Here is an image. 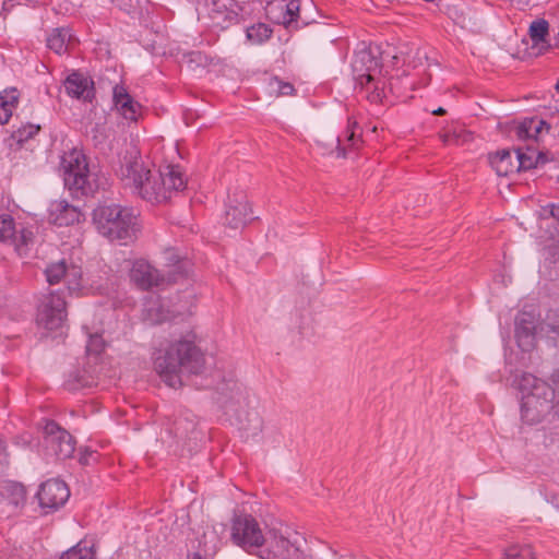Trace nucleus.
<instances>
[{
	"label": "nucleus",
	"mask_w": 559,
	"mask_h": 559,
	"mask_svg": "<svg viewBox=\"0 0 559 559\" xmlns=\"http://www.w3.org/2000/svg\"><path fill=\"white\" fill-rule=\"evenodd\" d=\"M191 333L173 336L159 343L153 354L154 369L170 388L183 384V376H198L205 370V356Z\"/></svg>",
	"instance_id": "f257e3e1"
},
{
	"label": "nucleus",
	"mask_w": 559,
	"mask_h": 559,
	"mask_svg": "<svg viewBox=\"0 0 559 559\" xmlns=\"http://www.w3.org/2000/svg\"><path fill=\"white\" fill-rule=\"evenodd\" d=\"M124 185L133 193L151 203H162L186 188L187 180L178 166L165 165L159 169L148 168L141 159H133L121 168Z\"/></svg>",
	"instance_id": "f03ea898"
},
{
	"label": "nucleus",
	"mask_w": 559,
	"mask_h": 559,
	"mask_svg": "<svg viewBox=\"0 0 559 559\" xmlns=\"http://www.w3.org/2000/svg\"><path fill=\"white\" fill-rule=\"evenodd\" d=\"M521 397V419L527 425L544 421L551 413L557 385L523 372L514 381Z\"/></svg>",
	"instance_id": "7ed1b4c3"
},
{
	"label": "nucleus",
	"mask_w": 559,
	"mask_h": 559,
	"mask_svg": "<svg viewBox=\"0 0 559 559\" xmlns=\"http://www.w3.org/2000/svg\"><path fill=\"white\" fill-rule=\"evenodd\" d=\"M93 223L102 236L124 243L131 241L140 229L134 211L118 204L97 206L93 212Z\"/></svg>",
	"instance_id": "20e7f679"
},
{
	"label": "nucleus",
	"mask_w": 559,
	"mask_h": 559,
	"mask_svg": "<svg viewBox=\"0 0 559 559\" xmlns=\"http://www.w3.org/2000/svg\"><path fill=\"white\" fill-rule=\"evenodd\" d=\"M60 170L64 186L73 194H93L98 188L96 175L91 171L86 156L79 148L64 152L61 157Z\"/></svg>",
	"instance_id": "39448f33"
},
{
	"label": "nucleus",
	"mask_w": 559,
	"mask_h": 559,
	"mask_svg": "<svg viewBox=\"0 0 559 559\" xmlns=\"http://www.w3.org/2000/svg\"><path fill=\"white\" fill-rule=\"evenodd\" d=\"M379 60L373 55L370 47H367L364 43L355 50L352 60V72L353 78L357 84L365 87L369 84H373V92L371 99L374 102L381 100L383 91L380 87L381 81L376 79V73L379 72Z\"/></svg>",
	"instance_id": "423d86ee"
},
{
	"label": "nucleus",
	"mask_w": 559,
	"mask_h": 559,
	"mask_svg": "<svg viewBox=\"0 0 559 559\" xmlns=\"http://www.w3.org/2000/svg\"><path fill=\"white\" fill-rule=\"evenodd\" d=\"M230 538L236 546L249 554H254L265 542L260 523L248 513L234 515L230 525Z\"/></svg>",
	"instance_id": "0eeeda50"
},
{
	"label": "nucleus",
	"mask_w": 559,
	"mask_h": 559,
	"mask_svg": "<svg viewBox=\"0 0 559 559\" xmlns=\"http://www.w3.org/2000/svg\"><path fill=\"white\" fill-rule=\"evenodd\" d=\"M44 447L47 456L66 460L72 456L75 450L74 438L55 421H49L44 428Z\"/></svg>",
	"instance_id": "6e6552de"
},
{
	"label": "nucleus",
	"mask_w": 559,
	"mask_h": 559,
	"mask_svg": "<svg viewBox=\"0 0 559 559\" xmlns=\"http://www.w3.org/2000/svg\"><path fill=\"white\" fill-rule=\"evenodd\" d=\"M66 306L64 298L59 294L44 296L37 309L38 325L50 331L61 328L67 319Z\"/></svg>",
	"instance_id": "1a4fd4ad"
},
{
	"label": "nucleus",
	"mask_w": 559,
	"mask_h": 559,
	"mask_svg": "<svg viewBox=\"0 0 559 559\" xmlns=\"http://www.w3.org/2000/svg\"><path fill=\"white\" fill-rule=\"evenodd\" d=\"M130 277L132 282L142 289L152 287H163L176 282L173 275H166L164 271H159L145 260H136L131 269Z\"/></svg>",
	"instance_id": "9d476101"
},
{
	"label": "nucleus",
	"mask_w": 559,
	"mask_h": 559,
	"mask_svg": "<svg viewBox=\"0 0 559 559\" xmlns=\"http://www.w3.org/2000/svg\"><path fill=\"white\" fill-rule=\"evenodd\" d=\"M199 8L205 9L213 24L221 27L237 21L241 10L235 0H200Z\"/></svg>",
	"instance_id": "9b49d317"
},
{
	"label": "nucleus",
	"mask_w": 559,
	"mask_h": 559,
	"mask_svg": "<svg viewBox=\"0 0 559 559\" xmlns=\"http://www.w3.org/2000/svg\"><path fill=\"white\" fill-rule=\"evenodd\" d=\"M45 274L51 285L63 280L71 293L81 288L82 269L74 264L68 265L64 260L48 265Z\"/></svg>",
	"instance_id": "f8f14e48"
},
{
	"label": "nucleus",
	"mask_w": 559,
	"mask_h": 559,
	"mask_svg": "<svg viewBox=\"0 0 559 559\" xmlns=\"http://www.w3.org/2000/svg\"><path fill=\"white\" fill-rule=\"evenodd\" d=\"M70 491L67 484L59 479H49L41 484L37 493L41 508L58 509L69 499Z\"/></svg>",
	"instance_id": "ddd939ff"
},
{
	"label": "nucleus",
	"mask_w": 559,
	"mask_h": 559,
	"mask_svg": "<svg viewBox=\"0 0 559 559\" xmlns=\"http://www.w3.org/2000/svg\"><path fill=\"white\" fill-rule=\"evenodd\" d=\"M265 11L271 21L289 27L299 12V1L273 0L266 4Z\"/></svg>",
	"instance_id": "4468645a"
},
{
	"label": "nucleus",
	"mask_w": 559,
	"mask_h": 559,
	"mask_svg": "<svg viewBox=\"0 0 559 559\" xmlns=\"http://www.w3.org/2000/svg\"><path fill=\"white\" fill-rule=\"evenodd\" d=\"M49 221L58 226H69L80 223L84 217L78 206L70 204L67 200H55L49 205Z\"/></svg>",
	"instance_id": "2eb2a0df"
},
{
	"label": "nucleus",
	"mask_w": 559,
	"mask_h": 559,
	"mask_svg": "<svg viewBox=\"0 0 559 559\" xmlns=\"http://www.w3.org/2000/svg\"><path fill=\"white\" fill-rule=\"evenodd\" d=\"M114 106L126 120L135 122L142 114V106L133 99L126 87L116 85L112 92Z\"/></svg>",
	"instance_id": "dca6fc26"
},
{
	"label": "nucleus",
	"mask_w": 559,
	"mask_h": 559,
	"mask_svg": "<svg viewBox=\"0 0 559 559\" xmlns=\"http://www.w3.org/2000/svg\"><path fill=\"white\" fill-rule=\"evenodd\" d=\"M536 318L534 313L522 311L515 318V337L523 350H530L535 345Z\"/></svg>",
	"instance_id": "f3484780"
},
{
	"label": "nucleus",
	"mask_w": 559,
	"mask_h": 559,
	"mask_svg": "<svg viewBox=\"0 0 559 559\" xmlns=\"http://www.w3.org/2000/svg\"><path fill=\"white\" fill-rule=\"evenodd\" d=\"M67 94L73 98L92 102L94 98V83L80 72H72L63 82Z\"/></svg>",
	"instance_id": "a211bd4d"
},
{
	"label": "nucleus",
	"mask_w": 559,
	"mask_h": 559,
	"mask_svg": "<svg viewBox=\"0 0 559 559\" xmlns=\"http://www.w3.org/2000/svg\"><path fill=\"white\" fill-rule=\"evenodd\" d=\"M235 202L236 204L228 205V209L226 210L225 224L233 229H238L252 219V211L246 197H241Z\"/></svg>",
	"instance_id": "6ab92c4d"
},
{
	"label": "nucleus",
	"mask_w": 559,
	"mask_h": 559,
	"mask_svg": "<svg viewBox=\"0 0 559 559\" xmlns=\"http://www.w3.org/2000/svg\"><path fill=\"white\" fill-rule=\"evenodd\" d=\"M261 559H304L301 551L287 538L280 537L272 544V549L262 551Z\"/></svg>",
	"instance_id": "aec40b11"
},
{
	"label": "nucleus",
	"mask_w": 559,
	"mask_h": 559,
	"mask_svg": "<svg viewBox=\"0 0 559 559\" xmlns=\"http://www.w3.org/2000/svg\"><path fill=\"white\" fill-rule=\"evenodd\" d=\"M491 167L498 176L518 173L515 150H501L489 156Z\"/></svg>",
	"instance_id": "412c9836"
},
{
	"label": "nucleus",
	"mask_w": 559,
	"mask_h": 559,
	"mask_svg": "<svg viewBox=\"0 0 559 559\" xmlns=\"http://www.w3.org/2000/svg\"><path fill=\"white\" fill-rule=\"evenodd\" d=\"M549 24L544 19L535 20L531 23L528 34L533 43L532 49L535 55L543 53L549 47L546 38L548 36Z\"/></svg>",
	"instance_id": "4be33fe9"
},
{
	"label": "nucleus",
	"mask_w": 559,
	"mask_h": 559,
	"mask_svg": "<svg viewBox=\"0 0 559 559\" xmlns=\"http://www.w3.org/2000/svg\"><path fill=\"white\" fill-rule=\"evenodd\" d=\"M548 130L547 123L538 118L524 119L515 128V134L520 140H538L544 130Z\"/></svg>",
	"instance_id": "5701e85b"
},
{
	"label": "nucleus",
	"mask_w": 559,
	"mask_h": 559,
	"mask_svg": "<svg viewBox=\"0 0 559 559\" xmlns=\"http://www.w3.org/2000/svg\"><path fill=\"white\" fill-rule=\"evenodd\" d=\"M164 260L166 261V265L168 271L165 272L166 275H173L176 277V282L188 273L190 263L188 260L181 259L178 252L170 248L164 251Z\"/></svg>",
	"instance_id": "b1692460"
},
{
	"label": "nucleus",
	"mask_w": 559,
	"mask_h": 559,
	"mask_svg": "<svg viewBox=\"0 0 559 559\" xmlns=\"http://www.w3.org/2000/svg\"><path fill=\"white\" fill-rule=\"evenodd\" d=\"M357 122L348 120L347 129L342 136H337V157H348L349 147H357L360 136L356 134Z\"/></svg>",
	"instance_id": "393cba45"
},
{
	"label": "nucleus",
	"mask_w": 559,
	"mask_h": 559,
	"mask_svg": "<svg viewBox=\"0 0 559 559\" xmlns=\"http://www.w3.org/2000/svg\"><path fill=\"white\" fill-rule=\"evenodd\" d=\"M19 103V91L14 87L0 93V124L7 123Z\"/></svg>",
	"instance_id": "a878e982"
},
{
	"label": "nucleus",
	"mask_w": 559,
	"mask_h": 559,
	"mask_svg": "<svg viewBox=\"0 0 559 559\" xmlns=\"http://www.w3.org/2000/svg\"><path fill=\"white\" fill-rule=\"evenodd\" d=\"M72 35L68 28H56L47 37V46L58 55L67 52Z\"/></svg>",
	"instance_id": "bb28decb"
},
{
	"label": "nucleus",
	"mask_w": 559,
	"mask_h": 559,
	"mask_svg": "<svg viewBox=\"0 0 559 559\" xmlns=\"http://www.w3.org/2000/svg\"><path fill=\"white\" fill-rule=\"evenodd\" d=\"M518 173L537 167L539 163H545L543 155L536 150L527 147L526 151L515 150Z\"/></svg>",
	"instance_id": "cd10ccee"
},
{
	"label": "nucleus",
	"mask_w": 559,
	"mask_h": 559,
	"mask_svg": "<svg viewBox=\"0 0 559 559\" xmlns=\"http://www.w3.org/2000/svg\"><path fill=\"white\" fill-rule=\"evenodd\" d=\"M272 35V29L264 23L251 25L246 31L247 39L254 45L266 41Z\"/></svg>",
	"instance_id": "c85d7f7f"
},
{
	"label": "nucleus",
	"mask_w": 559,
	"mask_h": 559,
	"mask_svg": "<svg viewBox=\"0 0 559 559\" xmlns=\"http://www.w3.org/2000/svg\"><path fill=\"white\" fill-rule=\"evenodd\" d=\"M144 319L151 324H158L170 319V316L158 301H154L144 309Z\"/></svg>",
	"instance_id": "c756f323"
},
{
	"label": "nucleus",
	"mask_w": 559,
	"mask_h": 559,
	"mask_svg": "<svg viewBox=\"0 0 559 559\" xmlns=\"http://www.w3.org/2000/svg\"><path fill=\"white\" fill-rule=\"evenodd\" d=\"M211 61L212 59L201 51H190L183 55V62L192 71L205 69L211 64Z\"/></svg>",
	"instance_id": "7c9ffc66"
},
{
	"label": "nucleus",
	"mask_w": 559,
	"mask_h": 559,
	"mask_svg": "<svg viewBox=\"0 0 559 559\" xmlns=\"http://www.w3.org/2000/svg\"><path fill=\"white\" fill-rule=\"evenodd\" d=\"M95 554L92 546L80 542L61 556L60 559H94Z\"/></svg>",
	"instance_id": "2f4dec72"
},
{
	"label": "nucleus",
	"mask_w": 559,
	"mask_h": 559,
	"mask_svg": "<svg viewBox=\"0 0 559 559\" xmlns=\"http://www.w3.org/2000/svg\"><path fill=\"white\" fill-rule=\"evenodd\" d=\"M39 131V126L33 123H26L14 130L11 134L12 141L16 144H23L27 140L35 136Z\"/></svg>",
	"instance_id": "473e14b6"
},
{
	"label": "nucleus",
	"mask_w": 559,
	"mask_h": 559,
	"mask_svg": "<svg viewBox=\"0 0 559 559\" xmlns=\"http://www.w3.org/2000/svg\"><path fill=\"white\" fill-rule=\"evenodd\" d=\"M440 138H441V141L447 144V145H450V144H463L465 142H467L471 138H472V134L466 132L465 130L463 129H453L452 131H447L442 134H440Z\"/></svg>",
	"instance_id": "72a5a7b5"
},
{
	"label": "nucleus",
	"mask_w": 559,
	"mask_h": 559,
	"mask_svg": "<svg viewBox=\"0 0 559 559\" xmlns=\"http://www.w3.org/2000/svg\"><path fill=\"white\" fill-rule=\"evenodd\" d=\"M504 559H535L530 545H512L504 552Z\"/></svg>",
	"instance_id": "f704fd0d"
},
{
	"label": "nucleus",
	"mask_w": 559,
	"mask_h": 559,
	"mask_svg": "<svg viewBox=\"0 0 559 559\" xmlns=\"http://www.w3.org/2000/svg\"><path fill=\"white\" fill-rule=\"evenodd\" d=\"M33 240V233L27 229H22L19 235L14 233V236L9 240L12 245H14L15 250L20 255L26 253V248L29 242Z\"/></svg>",
	"instance_id": "c9c22d12"
},
{
	"label": "nucleus",
	"mask_w": 559,
	"mask_h": 559,
	"mask_svg": "<svg viewBox=\"0 0 559 559\" xmlns=\"http://www.w3.org/2000/svg\"><path fill=\"white\" fill-rule=\"evenodd\" d=\"M15 225L13 218L3 214L0 215V241H9L14 236Z\"/></svg>",
	"instance_id": "e433bc0d"
},
{
	"label": "nucleus",
	"mask_w": 559,
	"mask_h": 559,
	"mask_svg": "<svg viewBox=\"0 0 559 559\" xmlns=\"http://www.w3.org/2000/svg\"><path fill=\"white\" fill-rule=\"evenodd\" d=\"M231 390L235 391V394L229 401H226L225 407L227 411H231L234 405L241 407L247 404V393L240 385L234 383Z\"/></svg>",
	"instance_id": "4c0bfd02"
},
{
	"label": "nucleus",
	"mask_w": 559,
	"mask_h": 559,
	"mask_svg": "<svg viewBox=\"0 0 559 559\" xmlns=\"http://www.w3.org/2000/svg\"><path fill=\"white\" fill-rule=\"evenodd\" d=\"M270 87L272 91H276L277 95H292L295 91L290 83L282 82L277 78L271 79Z\"/></svg>",
	"instance_id": "58836bf2"
},
{
	"label": "nucleus",
	"mask_w": 559,
	"mask_h": 559,
	"mask_svg": "<svg viewBox=\"0 0 559 559\" xmlns=\"http://www.w3.org/2000/svg\"><path fill=\"white\" fill-rule=\"evenodd\" d=\"M104 348V341L99 334H90L86 344V352L88 354H99Z\"/></svg>",
	"instance_id": "ea45409f"
},
{
	"label": "nucleus",
	"mask_w": 559,
	"mask_h": 559,
	"mask_svg": "<svg viewBox=\"0 0 559 559\" xmlns=\"http://www.w3.org/2000/svg\"><path fill=\"white\" fill-rule=\"evenodd\" d=\"M551 382L554 385H557V390L556 399H554V406L549 416L559 420V368L551 374Z\"/></svg>",
	"instance_id": "a19ab883"
},
{
	"label": "nucleus",
	"mask_w": 559,
	"mask_h": 559,
	"mask_svg": "<svg viewBox=\"0 0 559 559\" xmlns=\"http://www.w3.org/2000/svg\"><path fill=\"white\" fill-rule=\"evenodd\" d=\"M543 218H554L559 223V203H549L540 209Z\"/></svg>",
	"instance_id": "79ce46f5"
},
{
	"label": "nucleus",
	"mask_w": 559,
	"mask_h": 559,
	"mask_svg": "<svg viewBox=\"0 0 559 559\" xmlns=\"http://www.w3.org/2000/svg\"><path fill=\"white\" fill-rule=\"evenodd\" d=\"M8 463L4 442L0 440V473L2 472L4 465Z\"/></svg>",
	"instance_id": "37998d69"
},
{
	"label": "nucleus",
	"mask_w": 559,
	"mask_h": 559,
	"mask_svg": "<svg viewBox=\"0 0 559 559\" xmlns=\"http://www.w3.org/2000/svg\"><path fill=\"white\" fill-rule=\"evenodd\" d=\"M252 416V419H250V421H253L254 425L252 427L253 430H260L261 429V426H262V420L261 418L259 417V415L257 413H252L250 414Z\"/></svg>",
	"instance_id": "c03bdc74"
},
{
	"label": "nucleus",
	"mask_w": 559,
	"mask_h": 559,
	"mask_svg": "<svg viewBox=\"0 0 559 559\" xmlns=\"http://www.w3.org/2000/svg\"><path fill=\"white\" fill-rule=\"evenodd\" d=\"M87 384H88V382H87V381H79V383H78V384H70V383H69V388H70L71 390H76V389H79V388L86 386Z\"/></svg>",
	"instance_id": "a18cd8bd"
},
{
	"label": "nucleus",
	"mask_w": 559,
	"mask_h": 559,
	"mask_svg": "<svg viewBox=\"0 0 559 559\" xmlns=\"http://www.w3.org/2000/svg\"><path fill=\"white\" fill-rule=\"evenodd\" d=\"M432 114L441 116V115L445 114V109L442 107H439L438 109L433 110Z\"/></svg>",
	"instance_id": "49530a36"
},
{
	"label": "nucleus",
	"mask_w": 559,
	"mask_h": 559,
	"mask_svg": "<svg viewBox=\"0 0 559 559\" xmlns=\"http://www.w3.org/2000/svg\"><path fill=\"white\" fill-rule=\"evenodd\" d=\"M552 332L558 336L559 338V324L557 326L552 328Z\"/></svg>",
	"instance_id": "de8ad7c7"
},
{
	"label": "nucleus",
	"mask_w": 559,
	"mask_h": 559,
	"mask_svg": "<svg viewBox=\"0 0 559 559\" xmlns=\"http://www.w3.org/2000/svg\"><path fill=\"white\" fill-rule=\"evenodd\" d=\"M80 461H81V463H83V464H87V463H88V462H87L86 456H82V457L80 459Z\"/></svg>",
	"instance_id": "09e8293b"
},
{
	"label": "nucleus",
	"mask_w": 559,
	"mask_h": 559,
	"mask_svg": "<svg viewBox=\"0 0 559 559\" xmlns=\"http://www.w3.org/2000/svg\"><path fill=\"white\" fill-rule=\"evenodd\" d=\"M556 87H557V90H559V80H558V82H557V85H556Z\"/></svg>",
	"instance_id": "8fccbe9b"
}]
</instances>
